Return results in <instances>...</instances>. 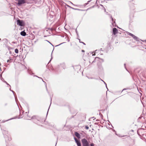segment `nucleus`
I'll return each mask as SVG.
<instances>
[{
	"instance_id": "1",
	"label": "nucleus",
	"mask_w": 146,
	"mask_h": 146,
	"mask_svg": "<svg viewBox=\"0 0 146 146\" xmlns=\"http://www.w3.org/2000/svg\"><path fill=\"white\" fill-rule=\"evenodd\" d=\"M82 146H89V144L87 140L85 139H83L82 140Z\"/></svg>"
},
{
	"instance_id": "2",
	"label": "nucleus",
	"mask_w": 146,
	"mask_h": 146,
	"mask_svg": "<svg viewBox=\"0 0 146 146\" xmlns=\"http://www.w3.org/2000/svg\"><path fill=\"white\" fill-rule=\"evenodd\" d=\"M17 24L21 26H24V24L23 21H21L19 20H17Z\"/></svg>"
},
{
	"instance_id": "3",
	"label": "nucleus",
	"mask_w": 146,
	"mask_h": 146,
	"mask_svg": "<svg viewBox=\"0 0 146 146\" xmlns=\"http://www.w3.org/2000/svg\"><path fill=\"white\" fill-rule=\"evenodd\" d=\"M25 3V0H18V5H20Z\"/></svg>"
},
{
	"instance_id": "4",
	"label": "nucleus",
	"mask_w": 146,
	"mask_h": 146,
	"mask_svg": "<svg viewBox=\"0 0 146 146\" xmlns=\"http://www.w3.org/2000/svg\"><path fill=\"white\" fill-rule=\"evenodd\" d=\"M117 30L116 28H114L113 30V34L114 35H116L117 33Z\"/></svg>"
},
{
	"instance_id": "5",
	"label": "nucleus",
	"mask_w": 146,
	"mask_h": 146,
	"mask_svg": "<svg viewBox=\"0 0 146 146\" xmlns=\"http://www.w3.org/2000/svg\"><path fill=\"white\" fill-rule=\"evenodd\" d=\"M75 135L78 139H80V134L78 132H76L74 133Z\"/></svg>"
},
{
	"instance_id": "6",
	"label": "nucleus",
	"mask_w": 146,
	"mask_h": 146,
	"mask_svg": "<svg viewBox=\"0 0 146 146\" xmlns=\"http://www.w3.org/2000/svg\"><path fill=\"white\" fill-rule=\"evenodd\" d=\"M20 34L21 35L23 36H25L26 35V33L24 31L21 32Z\"/></svg>"
},
{
	"instance_id": "7",
	"label": "nucleus",
	"mask_w": 146,
	"mask_h": 146,
	"mask_svg": "<svg viewBox=\"0 0 146 146\" xmlns=\"http://www.w3.org/2000/svg\"><path fill=\"white\" fill-rule=\"evenodd\" d=\"M132 37L135 40H136V41H137L138 40V38L136 36H135V35H134L133 36V37Z\"/></svg>"
},
{
	"instance_id": "8",
	"label": "nucleus",
	"mask_w": 146,
	"mask_h": 146,
	"mask_svg": "<svg viewBox=\"0 0 146 146\" xmlns=\"http://www.w3.org/2000/svg\"><path fill=\"white\" fill-rule=\"evenodd\" d=\"M76 143L78 146H81V144L80 141L77 142Z\"/></svg>"
},
{
	"instance_id": "9",
	"label": "nucleus",
	"mask_w": 146,
	"mask_h": 146,
	"mask_svg": "<svg viewBox=\"0 0 146 146\" xmlns=\"http://www.w3.org/2000/svg\"><path fill=\"white\" fill-rule=\"evenodd\" d=\"M15 52L16 53H18L19 52L18 50L17 49H15Z\"/></svg>"
},
{
	"instance_id": "10",
	"label": "nucleus",
	"mask_w": 146,
	"mask_h": 146,
	"mask_svg": "<svg viewBox=\"0 0 146 146\" xmlns=\"http://www.w3.org/2000/svg\"><path fill=\"white\" fill-rule=\"evenodd\" d=\"M69 7L70 8H71L74 9V10H80V9H76V8H73V7H70L69 6Z\"/></svg>"
},
{
	"instance_id": "11",
	"label": "nucleus",
	"mask_w": 146,
	"mask_h": 146,
	"mask_svg": "<svg viewBox=\"0 0 146 146\" xmlns=\"http://www.w3.org/2000/svg\"><path fill=\"white\" fill-rule=\"evenodd\" d=\"M37 77L38 78H40L42 80L43 82H44L45 83V86H46V82H45L44 81H43V79H42V78H40V77H38V76H37Z\"/></svg>"
},
{
	"instance_id": "12",
	"label": "nucleus",
	"mask_w": 146,
	"mask_h": 146,
	"mask_svg": "<svg viewBox=\"0 0 146 146\" xmlns=\"http://www.w3.org/2000/svg\"><path fill=\"white\" fill-rule=\"evenodd\" d=\"M74 140H75L76 142V143H77V142H79V141L76 138H74Z\"/></svg>"
},
{
	"instance_id": "13",
	"label": "nucleus",
	"mask_w": 146,
	"mask_h": 146,
	"mask_svg": "<svg viewBox=\"0 0 146 146\" xmlns=\"http://www.w3.org/2000/svg\"><path fill=\"white\" fill-rule=\"evenodd\" d=\"M128 34H129V35L131 36L132 37H133V36L134 35L133 34H131V33H128Z\"/></svg>"
},
{
	"instance_id": "14",
	"label": "nucleus",
	"mask_w": 146,
	"mask_h": 146,
	"mask_svg": "<svg viewBox=\"0 0 146 146\" xmlns=\"http://www.w3.org/2000/svg\"><path fill=\"white\" fill-rule=\"evenodd\" d=\"M115 21H114L113 23H112V25H113V26H115Z\"/></svg>"
},
{
	"instance_id": "15",
	"label": "nucleus",
	"mask_w": 146,
	"mask_h": 146,
	"mask_svg": "<svg viewBox=\"0 0 146 146\" xmlns=\"http://www.w3.org/2000/svg\"><path fill=\"white\" fill-rule=\"evenodd\" d=\"M4 82L5 83H6L7 85H8L9 86V87H11L10 85L9 84H8L6 81H5Z\"/></svg>"
},
{
	"instance_id": "16",
	"label": "nucleus",
	"mask_w": 146,
	"mask_h": 146,
	"mask_svg": "<svg viewBox=\"0 0 146 146\" xmlns=\"http://www.w3.org/2000/svg\"><path fill=\"white\" fill-rule=\"evenodd\" d=\"M89 127L87 126H85V128L87 129H89Z\"/></svg>"
},
{
	"instance_id": "17",
	"label": "nucleus",
	"mask_w": 146,
	"mask_h": 146,
	"mask_svg": "<svg viewBox=\"0 0 146 146\" xmlns=\"http://www.w3.org/2000/svg\"><path fill=\"white\" fill-rule=\"evenodd\" d=\"M90 146H94V144L93 143H92L90 144Z\"/></svg>"
},
{
	"instance_id": "18",
	"label": "nucleus",
	"mask_w": 146,
	"mask_h": 146,
	"mask_svg": "<svg viewBox=\"0 0 146 146\" xmlns=\"http://www.w3.org/2000/svg\"><path fill=\"white\" fill-rule=\"evenodd\" d=\"M65 38L67 40L68 38L66 36L65 37Z\"/></svg>"
},
{
	"instance_id": "19",
	"label": "nucleus",
	"mask_w": 146,
	"mask_h": 146,
	"mask_svg": "<svg viewBox=\"0 0 146 146\" xmlns=\"http://www.w3.org/2000/svg\"><path fill=\"white\" fill-rule=\"evenodd\" d=\"M111 19L112 22H113V18H112V17L111 16Z\"/></svg>"
},
{
	"instance_id": "20",
	"label": "nucleus",
	"mask_w": 146,
	"mask_h": 146,
	"mask_svg": "<svg viewBox=\"0 0 146 146\" xmlns=\"http://www.w3.org/2000/svg\"><path fill=\"white\" fill-rule=\"evenodd\" d=\"M102 80V81H103L104 82V84H106V87L107 88V85H106V83L104 81H103V80Z\"/></svg>"
},
{
	"instance_id": "21",
	"label": "nucleus",
	"mask_w": 146,
	"mask_h": 146,
	"mask_svg": "<svg viewBox=\"0 0 146 146\" xmlns=\"http://www.w3.org/2000/svg\"><path fill=\"white\" fill-rule=\"evenodd\" d=\"M10 90H11V88H10ZM11 91L13 92V93L14 94V93H15V92H14V91H13V90H11Z\"/></svg>"
},
{
	"instance_id": "22",
	"label": "nucleus",
	"mask_w": 146,
	"mask_h": 146,
	"mask_svg": "<svg viewBox=\"0 0 146 146\" xmlns=\"http://www.w3.org/2000/svg\"><path fill=\"white\" fill-rule=\"evenodd\" d=\"M11 137L9 138L8 139V140H9V141H10L11 140Z\"/></svg>"
},
{
	"instance_id": "23",
	"label": "nucleus",
	"mask_w": 146,
	"mask_h": 146,
	"mask_svg": "<svg viewBox=\"0 0 146 146\" xmlns=\"http://www.w3.org/2000/svg\"><path fill=\"white\" fill-rule=\"evenodd\" d=\"M81 43H83L84 45H85V44L83 42H81Z\"/></svg>"
},
{
	"instance_id": "24",
	"label": "nucleus",
	"mask_w": 146,
	"mask_h": 146,
	"mask_svg": "<svg viewBox=\"0 0 146 146\" xmlns=\"http://www.w3.org/2000/svg\"><path fill=\"white\" fill-rule=\"evenodd\" d=\"M46 41H47V42H49V43H50V44H51L47 40H46Z\"/></svg>"
},
{
	"instance_id": "25",
	"label": "nucleus",
	"mask_w": 146,
	"mask_h": 146,
	"mask_svg": "<svg viewBox=\"0 0 146 146\" xmlns=\"http://www.w3.org/2000/svg\"><path fill=\"white\" fill-rule=\"evenodd\" d=\"M46 41H47V42H49V43H50V44H51L47 40H46Z\"/></svg>"
},
{
	"instance_id": "26",
	"label": "nucleus",
	"mask_w": 146,
	"mask_h": 146,
	"mask_svg": "<svg viewBox=\"0 0 146 146\" xmlns=\"http://www.w3.org/2000/svg\"><path fill=\"white\" fill-rule=\"evenodd\" d=\"M46 41H47V42H49V43H50V44H51L47 40H46Z\"/></svg>"
},
{
	"instance_id": "27",
	"label": "nucleus",
	"mask_w": 146,
	"mask_h": 146,
	"mask_svg": "<svg viewBox=\"0 0 146 146\" xmlns=\"http://www.w3.org/2000/svg\"><path fill=\"white\" fill-rule=\"evenodd\" d=\"M10 61V60H7V62H8Z\"/></svg>"
},
{
	"instance_id": "28",
	"label": "nucleus",
	"mask_w": 146,
	"mask_h": 146,
	"mask_svg": "<svg viewBox=\"0 0 146 146\" xmlns=\"http://www.w3.org/2000/svg\"><path fill=\"white\" fill-rule=\"evenodd\" d=\"M79 42H80V43H81V42H81V41H80V39H79Z\"/></svg>"
},
{
	"instance_id": "29",
	"label": "nucleus",
	"mask_w": 146,
	"mask_h": 146,
	"mask_svg": "<svg viewBox=\"0 0 146 146\" xmlns=\"http://www.w3.org/2000/svg\"><path fill=\"white\" fill-rule=\"evenodd\" d=\"M104 11H105V12H106V9H105V8H104Z\"/></svg>"
},
{
	"instance_id": "30",
	"label": "nucleus",
	"mask_w": 146,
	"mask_h": 146,
	"mask_svg": "<svg viewBox=\"0 0 146 146\" xmlns=\"http://www.w3.org/2000/svg\"><path fill=\"white\" fill-rule=\"evenodd\" d=\"M82 52H84V50H82Z\"/></svg>"
},
{
	"instance_id": "31",
	"label": "nucleus",
	"mask_w": 146,
	"mask_h": 146,
	"mask_svg": "<svg viewBox=\"0 0 146 146\" xmlns=\"http://www.w3.org/2000/svg\"><path fill=\"white\" fill-rule=\"evenodd\" d=\"M69 39L68 40V42H69Z\"/></svg>"
},
{
	"instance_id": "32",
	"label": "nucleus",
	"mask_w": 146,
	"mask_h": 146,
	"mask_svg": "<svg viewBox=\"0 0 146 146\" xmlns=\"http://www.w3.org/2000/svg\"><path fill=\"white\" fill-rule=\"evenodd\" d=\"M90 2V1H88V2Z\"/></svg>"
},
{
	"instance_id": "33",
	"label": "nucleus",
	"mask_w": 146,
	"mask_h": 146,
	"mask_svg": "<svg viewBox=\"0 0 146 146\" xmlns=\"http://www.w3.org/2000/svg\"><path fill=\"white\" fill-rule=\"evenodd\" d=\"M70 2L72 4V3H71V2Z\"/></svg>"
},
{
	"instance_id": "34",
	"label": "nucleus",
	"mask_w": 146,
	"mask_h": 146,
	"mask_svg": "<svg viewBox=\"0 0 146 146\" xmlns=\"http://www.w3.org/2000/svg\"><path fill=\"white\" fill-rule=\"evenodd\" d=\"M52 58H51V60H50H50H51V59H52Z\"/></svg>"
},
{
	"instance_id": "35",
	"label": "nucleus",
	"mask_w": 146,
	"mask_h": 146,
	"mask_svg": "<svg viewBox=\"0 0 146 146\" xmlns=\"http://www.w3.org/2000/svg\"><path fill=\"white\" fill-rule=\"evenodd\" d=\"M125 89H123V90H125Z\"/></svg>"
},
{
	"instance_id": "36",
	"label": "nucleus",
	"mask_w": 146,
	"mask_h": 146,
	"mask_svg": "<svg viewBox=\"0 0 146 146\" xmlns=\"http://www.w3.org/2000/svg\"><path fill=\"white\" fill-rule=\"evenodd\" d=\"M64 43V42H62V44L63 43ZM61 44H62V43H61Z\"/></svg>"
},
{
	"instance_id": "37",
	"label": "nucleus",
	"mask_w": 146,
	"mask_h": 146,
	"mask_svg": "<svg viewBox=\"0 0 146 146\" xmlns=\"http://www.w3.org/2000/svg\"><path fill=\"white\" fill-rule=\"evenodd\" d=\"M102 48H101V50H102Z\"/></svg>"
},
{
	"instance_id": "38",
	"label": "nucleus",
	"mask_w": 146,
	"mask_h": 146,
	"mask_svg": "<svg viewBox=\"0 0 146 146\" xmlns=\"http://www.w3.org/2000/svg\"><path fill=\"white\" fill-rule=\"evenodd\" d=\"M63 37H64V36H62Z\"/></svg>"
},
{
	"instance_id": "39",
	"label": "nucleus",
	"mask_w": 146,
	"mask_h": 146,
	"mask_svg": "<svg viewBox=\"0 0 146 146\" xmlns=\"http://www.w3.org/2000/svg\"><path fill=\"white\" fill-rule=\"evenodd\" d=\"M97 51V50H96V52Z\"/></svg>"
},
{
	"instance_id": "40",
	"label": "nucleus",
	"mask_w": 146,
	"mask_h": 146,
	"mask_svg": "<svg viewBox=\"0 0 146 146\" xmlns=\"http://www.w3.org/2000/svg\"><path fill=\"white\" fill-rule=\"evenodd\" d=\"M1 40V38H0V40Z\"/></svg>"
}]
</instances>
